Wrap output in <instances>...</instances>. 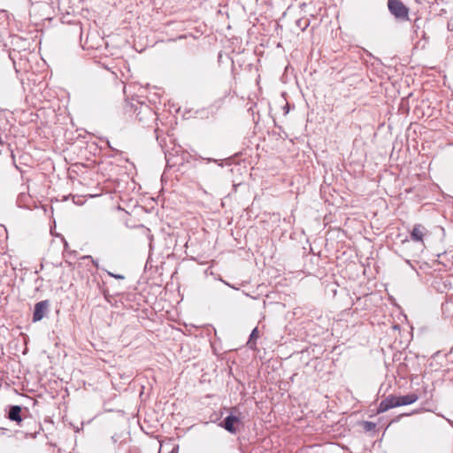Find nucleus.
<instances>
[{
    "instance_id": "f257e3e1",
    "label": "nucleus",
    "mask_w": 453,
    "mask_h": 453,
    "mask_svg": "<svg viewBox=\"0 0 453 453\" xmlns=\"http://www.w3.org/2000/svg\"><path fill=\"white\" fill-rule=\"evenodd\" d=\"M388 8L390 13L398 19H409V8L400 0H388Z\"/></svg>"
},
{
    "instance_id": "f03ea898",
    "label": "nucleus",
    "mask_w": 453,
    "mask_h": 453,
    "mask_svg": "<svg viewBox=\"0 0 453 453\" xmlns=\"http://www.w3.org/2000/svg\"><path fill=\"white\" fill-rule=\"evenodd\" d=\"M235 410L231 411V414L228 415L221 423L220 426L225 428L227 432L231 434H236L237 426L241 424V418L234 415V412Z\"/></svg>"
},
{
    "instance_id": "7ed1b4c3",
    "label": "nucleus",
    "mask_w": 453,
    "mask_h": 453,
    "mask_svg": "<svg viewBox=\"0 0 453 453\" xmlns=\"http://www.w3.org/2000/svg\"><path fill=\"white\" fill-rule=\"evenodd\" d=\"M49 306L50 302L48 300H43L35 303L33 314V321L37 322L42 319L48 311Z\"/></svg>"
},
{
    "instance_id": "20e7f679",
    "label": "nucleus",
    "mask_w": 453,
    "mask_h": 453,
    "mask_svg": "<svg viewBox=\"0 0 453 453\" xmlns=\"http://www.w3.org/2000/svg\"><path fill=\"white\" fill-rule=\"evenodd\" d=\"M427 234L426 228L421 224H416L411 232V238L414 242H423V237Z\"/></svg>"
},
{
    "instance_id": "39448f33",
    "label": "nucleus",
    "mask_w": 453,
    "mask_h": 453,
    "mask_svg": "<svg viewBox=\"0 0 453 453\" xmlns=\"http://www.w3.org/2000/svg\"><path fill=\"white\" fill-rule=\"evenodd\" d=\"M136 117L140 121L143 122L145 119L152 118L154 112L151 108L146 104H141L139 108H135Z\"/></svg>"
},
{
    "instance_id": "423d86ee",
    "label": "nucleus",
    "mask_w": 453,
    "mask_h": 453,
    "mask_svg": "<svg viewBox=\"0 0 453 453\" xmlns=\"http://www.w3.org/2000/svg\"><path fill=\"white\" fill-rule=\"evenodd\" d=\"M8 418L12 420L19 423L21 418V407L19 405H13L10 408Z\"/></svg>"
},
{
    "instance_id": "0eeeda50",
    "label": "nucleus",
    "mask_w": 453,
    "mask_h": 453,
    "mask_svg": "<svg viewBox=\"0 0 453 453\" xmlns=\"http://www.w3.org/2000/svg\"><path fill=\"white\" fill-rule=\"evenodd\" d=\"M418 399L416 394H409L402 396H398L399 406L409 405L415 403Z\"/></svg>"
},
{
    "instance_id": "6e6552de",
    "label": "nucleus",
    "mask_w": 453,
    "mask_h": 453,
    "mask_svg": "<svg viewBox=\"0 0 453 453\" xmlns=\"http://www.w3.org/2000/svg\"><path fill=\"white\" fill-rule=\"evenodd\" d=\"M259 337V333L257 327H255L249 338V341L247 342V346L250 349H257V339Z\"/></svg>"
},
{
    "instance_id": "1a4fd4ad",
    "label": "nucleus",
    "mask_w": 453,
    "mask_h": 453,
    "mask_svg": "<svg viewBox=\"0 0 453 453\" xmlns=\"http://www.w3.org/2000/svg\"><path fill=\"white\" fill-rule=\"evenodd\" d=\"M389 409L399 407V400L398 396L395 395H388L387 398H385Z\"/></svg>"
},
{
    "instance_id": "9d476101",
    "label": "nucleus",
    "mask_w": 453,
    "mask_h": 453,
    "mask_svg": "<svg viewBox=\"0 0 453 453\" xmlns=\"http://www.w3.org/2000/svg\"><path fill=\"white\" fill-rule=\"evenodd\" d=\"M389 410L386 400H382L378 407V413H382Z\"/></svg>"
},
{
    "instance_id": "9b49d317",
    "label": "nucleus",
    "mask_w": 453,
    "mask_h": 453,
    "mask_svg": "<svg viewBox=\"0 0 453 453\" xmlns=\"http://www.w3.org/2000/svg\"><path fill=\"white\" fill-rule=\"evenodd\" d=\"M375 426H376V425L374 423H372V422H370V421H365V425H364V427L367 431H371V430L374 429Z\"/></svg>"
},
{
    "instance_id": "f8f14e48",
    "label": "nucleus",
    "mask_w": 453,
    "mask_h": 453,
    "mask_svg": "<svg viewBox=\"0 0 453 453\" xmlns=\"http://www.w3.org/2000/svg\"><path fill=\"white\" fill-rule=\"evenodd\" d=\"M108 274L115 279H120V280H123L124 279V276L123 275H120V274H114L112 273H108Z\"/></svg>"
},
{
    "instance_id": "ddd939ff",
    "label": "nucleus",
    "mask_w": 453,
    "mask_h": 453,
    "mask_svg": "<svg viewBox=\"0 0 453 453\" xmlns=\"http://www.w3.org/2000/svg\"><path fill=\"white\" fill-rule=\"evenodd\" d=\"M12 159H13V165H14L15 168L19 169V166H18V165H16V163H15V157H14V154H13V152H12Z\"/></svg>"
},
{
    "instance_id": "4468645a",
    "label": "nucleus",
    "mask_w": 453,
    "mask_h": 453,
    "mask_svg": "<svg viewBox=\"0 0 453 453\" xmlns=\"http://www.w3.org/2000/svg\"><path fill=\"white\" fill-rule=\"evenodd\" d=\"M4 142L2 139V136L0 135V146L2 147L4 145Z\"/></svg>"
},
{
    "instance_id": "2eb2a0df",
    "label": "nucleus",
    "mask_w": 453,
    "mask_h": 453,
    "mask_svg": "<svg viewBox=\"0 0 453 453\" xmlns=\"http://www.w3.org/2000/svg\"><path fill=\"white\" fill-rule=\"evenodd\" d=\"M93 264L97 267V263L96 261H93Z\"/></svg>"
}]
</instances>
